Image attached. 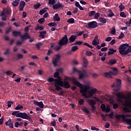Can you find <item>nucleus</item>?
<instances>
[{"instance_id": "nucleus-1", "label": "nucleus", "mask_w": 131, "mask_h": 131, "mask_svg": "<svg viewBox=\"0 0 131 131\" xmlns=\"http://www.w3.org/2000/svg\"><path fill=\"white\" fill-rule=\"evenodd\" d=\"M73 83L76 86H79L81 89L79 92L81 94V95L84 98H88L93 97V95L95 94L96 93L98 92V90L96 88H93L92 90L88 92L89 87L85 86L80 83V82L77 81V79H73Z\"/></svg>"}, {"instance_id": "nucleus-2", "label": "nucleus", "mask_w": 131, "mask_h": 131, "mask_svg": "<svg viewBox=\"0 0 131 131\" xmlns=\"http://www.w3.org/2000/svg\"><path fill=\"white\" fill-rule=\"evenodd\" d=\"M55 88V90L57 91H63V88H66V89H69L71 88V84L69 83V81H62L60 80L57 84L54 85Z\"/></svg>"}, {"instance_id": "nucleus-3", "label": "nucleus", "mask_w": 131, "mask_h": 131, "mask_svg": "<svg viewBox=\"0 0 131 131\" xmlns=\"http://www.w3.org/2000/svg\"><path fill=\"white\" fill-rule=\"evenodd\" d=\"M129 48V45L124 43L121 45L120 47H119V53L122 55H127L129 53H131V49H127Z\"/></svg>"}, {"instance_id": "nucleus-4", "label": "nucleus", "mask_w": 131, "mask_h": 131, "mask_svg": "<svg viewBox=\"0 0 131 131\" xmlns=\"http://www.w3.org/2000/svg\"><path fill=\"white\" fill-rule=\"evenodd\" d=\"M117 98H118L119 101L121 102L122 99H125V106L128 107H131V99H129L126 97L125 95H123L120 92H117Z\"/></svg>"}, {"instance_id": "nucleus-5", "label": "nucleus", "mask_w": 131, "mask_h": 131, "mask_svg": "<svg viewBox=\"0 0 131 131\" xmlns=\"http://www.w3.org/2000/svg\"><path fill=\"white\" fill-rule=\"evenodd\" d=\"M17 118H23V119L28 120L30 123L33 122V120L26 113H20L17 115Z\"/></svg>"}, {"instance_id": "nucleus-6", "label": "nucleus", "mask_w": 131, "mask_h": 131, "mask_svg": "<svg viewBox=\"0 0 131 131\" xmlns=\"http://www.w3.org/2000/svg\"><path fill=\"white\" fill-rule=\"evenodd\" d=\"M69 43V39L67 35H64V36L60 39L58 42V45L60 46H66Z\"/></svg>"}, {"instance_id": "nucleus-7", "label": "nucleus", "mask_w": 131, "mask_h": 131, "mask_svg": "<svg viewBox=\"0 0 131 131\" xmlns=\"http://www.w3.org/2000/svg\"><path fill=\"white\" fill-rule=\"evenodd\" d=\"M98 26H99L98 25L97 21H92L87 24V25L85 26V27L87 29H94L97 28Z\"/></svg>"}, {"instance_id": "nucleus-8", "label": "nucleus", "mask_w": 131, "mask_h": 131, "mask_svg": "<svg viewBox=\"0 0 131 131\" xmlns=\"http://www.w3.org/2000/svg\"><path fill=\"white\" fill-rule=\"evenodd\" d=\"M116 83H114L113 84V85H111V87L112 88H116L117 89L115 90V91L116 92H118L119 90V88H120V86L121 85V80L119 79H117L116 80Z\"/></svg>"}, {"instance_id": "nucleus-9", "label": "nucleus", "mask_w": 131, "mask_h": 131, "mask_svg": "<svg viewBox=\"0 0 131 131\" xmlns=\"http://www.w3.org/2000/svg\"><path fill=\"white\" fill-rule=\"evenodd\" d=\"M11 9L9 7L4 8L1 13V16L9 15L11 14Z\"/></svg>"}, {"instance_id": "nucleus-10", "label": "nucleus", "mask_w": 131, "mask_h": 131, "mask_svg": "<svg viewBox=\"0 0 131 131\" xmlns=\"http://www.w3.org/2000/svg\"><path fill=\"white\" fill-rule=\"evenodd\" d=\"M94 99H95V101L92 99H88V101H87L89 104L91 106L95 105L96 104V102L100 101V99L99 98L97 97H94Z\"/></svg>"}, {"instance_id": "nucleus-11", "label": "nucleus", "mask_w": 131, "mask_h": 131, "mask_svg": "<svg viewBox=\"0 0 131 131\" xmlns=\"http://www.w3.org/2000/svg\"><path fill=\"white\" fill-rule=\"evenodd\" d=\"M62 80L61 77L58 78V79H54L53 78H49L48 81L49 82H53L54 84V86L57 84Z\"/></svg>"}, {"instance_id": "nucleus-12", "label": "nucleus", "mask_w": 131, "mask_h": 131, "mask_svg": "<svg viewBox=\"0 0 131 131\" xmlns=\"http://www.w3.org/2000/svg\"><path fill=\"white\" fill-rule=\"evenodd\" d=\"M61 58V56L59 54H57L56 55V58L53 59L52 63L54 67L57 66V63L60 61V59Z\"/></svg>"}, {"instance_id": "nucleus-13", "label": "nucleus", "mask_w": 131, "mask_h": 131, "mask_svg": "<svg viewBox=\"0 0 131 131\" xmlns=\"http://www.w3.org/2000/svg\"><path fill=\"white\" fill-rule=\"evenodd\" d=\"M100 108L103 112H105L106 113H108L111 111L110 106L109 105L105 106V105L103 103L100 105Z\"/></svg>"}, {"instance_id": "nucleus-14", "label": "nucleus", "mask_w": 131, "mask_h": 131, "mask_svg": "<svg viewBox=\"0 0 131 131\" xmlns=\"http://www.w3.org/2000/svg\"><path fill=\"white\" fill-rule=\"evenodd\" d=\"M117 74L114 73L112 71H110L108 72H105L104 73V76L105 77H106L107 78H112L113 75H116Z\"/></svg>"}, {"instance_id": "nucleus-15", "label": "nucleus", "mask_w": 131, "mask_h": 131, "mask_svg": "<svg viewBox=\"0 0 131 131\" xmlns=\"http://www.w3.org/2000/svg\"><path fill=\"white\" fill-rule=\"evenodd\" d=\"M33 103L34 105L39 106V107L41 109L44 108V104L43 103L42 101L38 102L37 101L34 100Z\"/></svg>"}, {"instance_id": "nucleus-16", "label": "nucleus", "mask_w": 131, "mask_h": 131, "mask_svg": "<svg viewBox=\"0 0 131 131\" xmlns=\"http://www.w3.org/2000/svg\"><path fill=\"white\" fill-rule=\"evenodd\" d=\"M52 5L53 10H58L63 8V5H62L61 3H58Z\"/></svg>"}, {"instance_id": "nucleus-17", "label": "nucleus", "mask_w": 131, "mask_h": 131, "mask_svg": "<svg viewBox=\"0 0 131 131\" xmlns=\"http://www.w3.org/2000/svg\"><path fill=\"white\" fill-rule=\"evenodd\" d=\"M26 6V2L24 1H21L20 2V4L19 5V11H23L24 10V8Z\"/></svg>"}, {"instance_id": "nucleus-18", "label": "nucleus", "mask_w": 131, "mask_h": 131, "mask_svg": "<svg viewBox=\"0 0 131 131\" xmlns=\"http://www.w3.org/2000/svg\"><path fill=\"white\" fill-rule=\"evenodd\" d=\"M20 37L22 40L30 39V36L27 33H25L24 35H20Z\"/></svg>"}, {"instance_id": "nucleus-19", "label": "nucleus", "mask_w": 131, "mask_h": 131, "mask_svg": "<svg viewBox=\"0 0 131 131\" xmlns=\"http://www.w3.org/2000/svg\"><path fill=\"white\" fill-rule=\"evenodd\" d=\"M77 38L76 35H72L69 38V43H73Z\"/></svg>"}, {"instance_id": "nucleus-20", "label": "nucleus", "mask_w": 131, "mask_h": 131, "mask_svg": "<svg viewBox=\"0 0 131 131\" xmlns=\"http://www.w3.org/2000/svg\"><path fill=\"white\" fill-rule=\"evenodd\" d=\"M109 51L107 52V55H112L114 54L115 53H116L117 50H114V49H111L110 48L108 49Z\"/></svg>"}, {"instance_id": "nucleus-21", "label": "nucleus", "mask_w": 131, "mask_h": 131, "mask_svg": "<svg viewBox=\"0 0 131 131\" xmlns=\"http://www.w3.org/2000/svg\"><path fill=\"white\" fill-rule=\"evenodd\" d=\"M115 118L117 119V120H120V118H122L123 120H124L125 119V117L124 116V115H115Z\"/></svg>"}, {"instance_id": "nucleus-22", "label": "nucleus", "mask_w": 131, "mask_h": 131, "mask_svg": "<svg viewBox=\"0 0 131 131\" xmlns=\"http://www.w3.org/2000/svg\"><path fill=\"white\" fill-rule=\"evenodd\" d=\"M12 33H13V36H15V37L20 36L21 35V33L17 31H14L12 32Z\"/></svg>"}, {"instance_id": "nucleus-23", "label": "nucleus", "mask_w": 131, "mask_h": 131, "mask_svg": "<svg viewBox=\"0 0 131 131\" xmlns=\"http://www.w3.org/2000/svg\"><path fill=\"white\" fill-rule=\"evenodd\" d=\"M47 34L46 31H42L41 32H39V37L41 38V39L45 38V35Z\"/></svg>"}, {"instance_id": "nucleus-24", "label": "nucleus", "mask_w": 131, "mask_h": 131, "mask_svg": "<svg viewBox=\"0 0 131 131\" xmlns=\"http://www.w3.org/2000/svg\"><path fill=\"white\" fill-rule=\"evenodd\" d=\"M83 67L86 68L88 64V61L85 57L83 58Z\"/></svg>"}, {"instance_id": "nucleus-25", "label": "nucleus", "mask_w": 131, "mask_h": 131, "mask_svg": "<svg viewBox=\"0 0 131 131\" xmlns=\"http://www.w3.org/2000/svg\"><path fill=\"white\" fill-rule=\"evenodd\" d=\"M117 62V60L115 59H111L108 61L109 65H114Z\"/></svg>"}, {"instance_id": "nucleus-26", "label": "nucleus", "mask_w": 131, "mask_h": 131, "mask_svg": "<svg viewBox=\"0 0 131 131\" xmlns=\"http://www.w3.org/2000/svg\"><path fill=\"white\" fill-rule=\"evenodd\" d=\"M53 20H54V21H59L61 20V18L58 16V14L56 13L55 14L54 17H53Z\"/></svg>"}, {"instance_id": "nucleus-27", "label": "nucleus", "mask_w": 131, "mask_h": 131, "mask_svg": "<svg viewBox=\"0 0 131 131\" xmlns=\"http://www.w3.org/2000/svg\"><path fill=\"white\" fill-rule=\"evenodd\" d=\"M99 21L103 24H106L107 22V19H106V18H104L102 17H99Z\"/></svg>"}, {"instance_id": "nucleus-28", "label": "nucleus", "mask_w": 131, "mask_h": 131, "mask_svg": "<svg viewBox=\"0 0 131 131\" xmlns=\"http://www.w3.org/2000/svg\"><path fill=\"white\" fill-rule=\"evenodd\" d=\"M85 77H86V74H84L82 73H79V79L80 80L83 79Z\"/></svg>"}, {"instance_id": "nucleus-29", "label": "nucleus", "mask_w": 131, "mask_h": 131, "mask_svg": "<svg viewBox=\"0 0 131 131\" xmlns=\"http://www.w3.org/2000/svg\"><path fill=\"white\" fill-rule=\"evenodd\" d=\"M123 121L126 122L128 125H131V119H125Z\"/></svg>"}, {"instance_id": "nucleus-30", "label": "nucleus", "mask_w": 131, "mask_h": 131, "mask_svg": "<svg viewBox=\"0 0 131 131\" xmlns=\"http://www.w3.org/2000/svg\"><path fill=\"white\" fill-rule=\"evenodd\" d=\"M40 6H41L40 3H37V4L34 5V10H37L39 8V7H40Z\"/></svg>"}, {"instance_id": "nucleus-31", "label": "nucleus", "mask_w": 131, "mask_h": 131, "mask_svg": "<svg viewBox=\"0 0 131 131\" xmlns=\"http://www.w3.org/2000/svg\"><path fill=\"white\" fill-rule=\"evenodd\" d=\"M96 14V11H90V12L89 13V17H92L94 15H95Z\"/></svg>"}, {"instance_id": "nucleus-32", "label": "nucleus", "mask_w": 131, "mask_h": 131, "mask_svg": "<svg viewBox=\"0 0 131 131\" xmlns=\"http://www.w3.org/2000/svg\"><path fill=\"white\" fill-rule=\"evenodd\" d=\"M67 22L69 24H74L75 19L74 18H70L68 19V20H67Z\"/></svg>"}, {"instance_id": "nucleus-33", "label": "nucleus", "mask_w": 131, "mask_h": 131, "mask_svg": "<svg viewBox=\"0 0 131 131\" xmlns=\"http://www.w3.org/2000/svg\"><path fill=\"white\" fill-rule=\"evenodd\" d=\"M54 77L55 78H61V77H60L59 76V73H58V72H56L55 73H54Z\"/></svg>"}, {"instance_id": "nucleus-34", "label": "nucleus", "mask_w": 131, "mask_h": 131, "mask_svg": "<svg viewBox=\"0 0 131 131\" xmlns=\"http://www.w3.org/2000/svg\"><path fill=\"white\" fill-rule=\"evenodd\" d=\"M24 108V106H23L21 105L18 104L17 105L16 107H15V110H20Z\"/></svg>"}, {"instance_id": "nucleus-35", "label": "nucleus", "mask_w": 131, "mask_h": 131, "mask_svg": "<svg viewBox=\"0 0 131 131\" xmlns=\"http://www.w3.org/2000/svg\"><path fill=\"white\" fill-rule=\"evenodd\" d=\"M47 12V10H45V9H42L41 10L39 11V15H42Z\"/></svg>"}, {"instance_id": "nucleus-36", "label": "nucleus", "mask_w": 131, "mask_h": 131, "mask_svg": "<svg viewBox=\"0 0 131 131\" xmlns=\"http://www.w3.org/2000/svg\"><path fill=\"white\" fill-rule=\"evenodd\" d=\"M43 29H44V27L41 26L36 27V28H35L36 31H38V30L42 31V30H43Z\"/></svg>"}, {"instance_id": "nucleus-37", "label": "nucleus", "mask_w": 131, "mask_h": 131, "mask_svg": "<svg viewBox=\"0 0 131 131\" xmlns=\"http://www.w3.org/2000/svg\"><path fill=\"white\" fill-rule=\"evenodd\" d=\"M49 5H54L56 3V1L55 0H48Z\"/></svg>"}, {"instance_id": "nucleus-38", "label": "nucleus", "mask_w": 131, "mask_h": 131, "mask_svg": "<svg viewBox=\"0 0 131 131\" xmlns=\"http://www.w3.org/2000/svg\"><path fill=\"white\" fill-rule=\"evenodd\" d=\"M116 28H115V27L112 28V30H111V34L112 35H115L116 34Z\"/></svg>"}, {"instance_id": "nucleus-39", "label": "nucleus", "mask_w": 131, "mask_h": 131, "mask_svg": "<svg viewBox=\"0 0 131 131\" xmlns=\"http://www.w3.org/2000/svg\"><path fill=\"white\" fill-rule=\"evenodd\" d=\"M42 45V43L41 42H39L37 43L36 44V47L38 49V50H39L40 49V46Z\"/></svg>"}, {"instance_id": "nucleus-40", "label": "nucleus", "mask_w": 131, "mask_h": 131, "mask_svg": "<svg viewBox=\"0 0 131 131\" xmlns=\"http://www.w3.org/2000/svg\"><path fill=\"white\" fill-rule=\"evenodd\" d=\"M112 70H113V71H112L113 73L118 74V69L117 68H112Z\"/></svg>"}, {"instance_id": "nucleus-41", "label": "nucleus", "mask_w": 131, "mask_h": 131, "mask_svg": "<svg viewBox=\"0 0 131 131\" xmlns=\"http://www.w3.org/2000/svg\"><path fill=\"white\" fill-rule=\"evenodd\" d=\"M38 22H39V24H43L45 22V19L44 18H39V19L38 20Z\"/></svg>"}, {"instance_id": "nucleus-42", "label": "nucleus", "mask_w": 131, "mask_h": 131, "mask_svg": "<svg viewBox=\"0 0 131 131\" xmlns=\"http://www.w3.org/2000/svg\"><path fill=\"white\" fill-rule=\"evenodd\" d=\"M123 111L126 113H130V110L126 107H123Z\"/></svg>"}, {"instance_id": "nucleus-43", "label": "nucleus", "mask_w": 131, "mask_h": 131, "mask_svg": "<svg viewBox=\"0 0 131 131\" xmlns=\"http://www.w3.org/2000/svg\"><path fill=\"white\" fill-rule=\"evenodd\" d=\"M19 5V2L17 1H13L12 3V5L13 7H17Z\"/></svg>"}, {"instance_id": "nucleus-44", "label": "nucleus", "mask_w": 131, "mask_h": 131, "mask_svg": "<svg viewBox=\"0 0 131 131\" xmlns=\"http://www.w3.org/2000/svg\"><path fill=\"white\" fill-rule=\"evenodd\" d=\"M49 26L52 27H56L57 26V24L55 23H50L48 24Z\"/></svg>"}, {"instance_id": "nucleus-45", "label": "nucleus", "mask_w": 131, "mask_h": 131, "mask_svg": "<svg viewBox=\"0 0 131 131\" xmlns=\"http://www.w3.org/2000/svg\"><path fill=\"white\" fill-rule=\"evenodd\" d=\"M119 8L120 9V11H122L124 9V6L122 3L119 6Z\"/></svg>"}, {"instance_id": "nucleus-46", "label": "nucleus", "mask_w": 131, "mask_h": 131, "mask_svg": "<svg viewBox=\"0 0 131 131\" xmlns=\"http://www.w3.org/2000/svg\"><path fill=\"white\" fill-rule=\"evenodd\" d=\"M20 113L19 111H14L12 112V116H15L17 117V116Z\"/></svg>"}, {"instance_id": "nucleus-47", "label": "nucleus", "mask_w": 131, "mask_h": 131, "mask_svg": "<svg viewBox=\"0 0 131 131\" xmlns=\"http://www.w3.org/2000/svg\"><path fill=\"white\" fill-rule=\"evenodd\" d=\"M100 116H101L102 120H103L104 121H106V119L107 117V116H104L103 114H100Z\"/></svg>"}, {"instance_id": "nucleus-48", "label": "nucleus", "mask_w": 131, "mask_h": 131, "mask_svg": "<svg viewBox=\"0 0 131 131\" xmlns=\"http://www.w3.org/2000/svg\"><path fill=\"white\" fill-rule=\"evenodd\" d=\"M120 17H122L123 18H126L127 16L125 15L124 12H121L120 14Z\"/></svg>"}, {"instance_id": "nucleus-49", "label": "nucleus", "mask_w": 131, "mask_h": 131, "mask_svg": "<svg viewBox=\"0 0 131 131\" xmlns=\"http://www.w3.org/2000/svg\"><path fill=\"white\" fill-rule=\"evenodd\" d=\"M83 45L86 46L87 47H89L90 49H93V47L88 43L85 42L84 43Z\"/></svg>"}, {"instance_id": "nucleus-50", "label": "nucleus", "mask_w": 131, "mask_h": 131, "mask_svg": "<svg viewBox=\"0 0 131 131\" xmlns=\"http://www.w3.org/2000/svg\"><path fill=\"white\" fill-rule=\"evenodd\" d=\"M77 50H78V47H77V46H73V47H72V51L75 52V51H76Z\"/></svg>"}, {"instance_id": "nucleus-51", "label": "nucleus", "mask_w": 131, "mask_h": 131, "mask_svg": "<svg viewBox=\"0 0 131 131\" xmlns=\"http://www.w3.org/2000/svg\"><path fill=\"white\" fill-rule=\"evenodd\" d=\"M62 47L63 46H61V45H59V46H56V48H55V50H56V51H59L60 50H61Z\"/></svg>"}, {"instance_id": "nucleus-52", "label": "nucleus", "mask_w": 131, "mask_h": 131, "mask_svg": "<svg viewBox=\"0 0 131 131\" xmlns=\"http://www.w3.org/2000/svg\"><path fill=\"white\" fill-rule=\"evenodd\" d=\"M17 57L18 59H21L24 58V55L20 54H17Z\"/></svg>"}, {"instance_id": "nucleus-53", "label": "nucleus", "mask_w": 131, "mask_h": 131, "mask_svg": "<svg viewBox=\"0 0 131 131\" xmlns=\"http://www.w3.org/2000/svg\"><path fill=\"white\" fill-rule=\"evenodd\" d=\"M98 44L96 39H94L92 41V45L96 46H97Z\"/></svg>"}, {"instance_id": "nucleus-54", "label": "nucleus", "mask_w": 131, "mask_h": 131, "mask_svg": "<svg viewBox=\"0 0 131 131\" xmlns=\"http://www.w3.org/2000/svg\"><path fill=\"white\" fill-rule=\"evenodd\" d=\"M94 15V18H95L96 19H98V18H99V16H100V13L99 12H98L97 13H96Z\"/></svg>"}, {"instance_id": "nucleus-55", "label": "nucleus", "mask_w": 131, "mask_h": 131, "mask_svg": "<svg viewBox=\"0 0 131 131\" xmlns=\"http://www.w3.org/2000/svg\"><path fill=\"white\" fill-rule=\"evenodd\" d=\"M5 124H6V126H8L9 125L11 124V119H9V120L6 121V122L5 123Z\"/></svg>"}, {"instance_id": "nucleus-56", "label": "nucleus", "mask_w": 131, "mask_h": 131, "mask_svg": "<svg viewBox=\"0 0 131 131\" xmlns=\"http://www.w3.org/2000/svg\"><path fill=\"white\" fill-rule=\"evenodd\" d=\"M75 42L77 45L79 46H81L82 43H83V41L80 40L76 41Z\"/></svg>"}, {"instance_id": "nucleus-57", "label": "nucleus", "mask_w": 131, "mask_h": 131, "mask_svg": "<svg viewBox=\"0 0 131 131\" xmlns=\"http://www.w3.org/2000/svg\"><path fill=\"white\" fill-rule=\"evenodd\" d=\"M118 103H113V109L116 110V109H117L118 108Z\"/></svg>"}, {"instance_id": "nucleus-58", "label": "nucleus", "mask_w": 131, "mask_h": 131, "mask_svg": "<svg viewBox=\"0 0 131 131\" xmlns=\"http://www.w3.org/2000/svg\"><path fill=\"white\" fill-rule=\"evenodd\" d=\"M84 101L83 99H81L79 100V105H83V103H84Z\"/></svg>"}, {"instance_id": "nucleus-59", "label": "nucleus", "mask_w": 131, "mask_h": 131, "mask_svg": "<svg viewBox=\"0 0 131 131\" xmlns=\"http://www.w3.org/2000/svg\"><path fill=\"white\" fill-rule=\"evenodd\" d=\"M11 103H14V102H11V101H8V102H7V106H8V107H11Z\"/></svg>"}, {"instance_id": "nucleus-60", "label": "nucleus", "mask_w": 131, "mask_h": 131, "mask_svg": "<svg viewBox=\"0 0 131 131\" xmlns=\"http://www.w3.org/2000/svg\"><path fill=\"white\" fill-rule=\"evenodd\" d=\"M86 55L88 56L89 57L91 56L92 55V53L91 51H86Z\"/></svg>"}, {"instance_id": "nucleus-61", "label": "nucleus", "mask_w": 131, "mask_h": 131, "mask_svg": "<svg viewBox=\"0 0 131 131\" xmlns=\"http://www.w3.org/2000/svg\"><path fill=\"white\" fill-rule=\"evenodd\" d=\"M114 15H115L114 13H113V12L109 13V14H107V17H112L114 16Z\"/></svg>"}, {"instance_id": "nucleus-62", "label": "nucleus", "mask_w": 131, "mask_h": 131, "mask_svg": "<svg viewBox=\"0 0 131 131\" xmlns=\"http://www.w3.org/2000/svg\"><path fill=\"white\" fill-rule=\"evenodd\" d=\"M53 53V51L52 50H49L48 51V53H47V56H49L51 55V54H52Z\"/></svg>"}, {"instance_id": "nucleus-63", "label": "nucleus", "mask_w": 131, "mask_h": 131, "mask_svg": "<svg viewBox=\"0 0 131 131\" xmlns=\"http://www.w3.org/2000/svg\"><path fill=\"white\" fill-rule=\"evenodd\" d=\"M64 92H65V91H60V93L58 94V96H62V97H64Z\"/></svg>"}, {"instance_id": "nucleus-64", "label": "nucleus", "mask_w": 131, "mask_h": 131, "mask_svg": "<svg viewBox=\"0 0 131 131\" xmlns=\"http://www.w3.org/2000/svg\"><path fill=\"white\" fill-rule=\"evenodd\" d=\"M111 40H112V37H107L106 38H105V41H106L107 42L111 41Z\"/></svg>"}]
</instances>
